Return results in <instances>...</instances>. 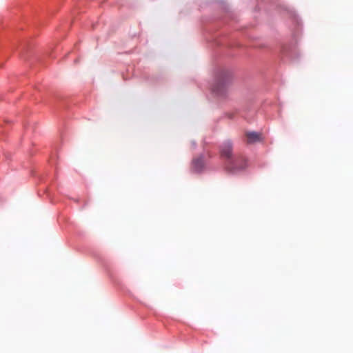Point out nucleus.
<instances>
[{
	"mask_svg": "<svg viewBox=\"0 0 353 353\" xmlns=\"http://www.w3.org/2000/svg\"><path fill=\"white\" fill-rule=\"evenodd\" d=\"M221 156L228 160L227 169L231 172L243 170L246 167V161L242 157H233L232 143L230 141H225L220 148Z\"/></svg>",
	"mask_w": 353,
	"mask_h": 353,
	"instance_id": "obj_1",
	"label": "nucleus"
},
{
	"mask_svg": "<svg viewBox=\"0 0 353 353\" xmlns=\"http://www.w3.org/2000/svg\"><path fill=\"white\" fill-rule=\"evenodd\" d=\"M230 83V77L220 78L213 87V92H215L217 95L225 96L228 91Z\"/></svg>",
	"mask_w": 353,
	"mask_h": 353,
	"instance_id": "obj_2",
	"label": "nucleus"
},
{
	"mask_svg": "<svg viewBox=\"0 0 353 353\" xmlns=\"http://www.w3.org/2000/svg\"><path fill=\"white\" fill-rule=\"evenodd\" d=\"M247 137V143L249 144H252L256 142L261 141V134H259L255 132H249L245 134Z\"/></svg>",
	"mask_w": 353,
	"mask_h": 353,
	"instance_id": "obj_3",
	"label": "nucleus"
},
{
	"mask_svg": "<svg viewBox=\"0 0 353 353\" xmlns=\"http://www.w3.org/2000/svg\"><path fill=\"white\" fill-rule=\"evenodd\" d=\"M204 167V162L202 157L194 159L192 161V169L195 172H199Z\"/></svg>",
	"mask_w": 353,
	"mask_h": 353,
	"instance_id": "obj_4",
	"label": "nucleus"
}]
</instances>
